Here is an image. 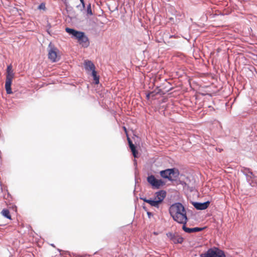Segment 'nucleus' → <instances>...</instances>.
I'll return each mask as SVG.
<instances>
[{"label": "nucleus", "mask_w": 257, "mask_h": 257, "mask_svg": "<svg viewBox=\"0 0 257 257\" xmlns=\"http://www.w3.org/2000/svg\"><path fill=\"white\" fill-rule=\"evenodd\" d=\"M80 2H81V3L83 7H85V3H84V0H82V1H80Z\"/></svg>", "instance_id": "24"}, {"label": "nucleus", "mask_w": 257, "mask_h": 257, "mask_svg": "<svg viewBox=\"0 0 257 257\" xmlns=\"http://www.w3.org/2000/svg\"><path fill=\"white\" fill-rule=\"evenodd\" d=\"M154 234H155V235H158V233L156 232H154Z\"/></svg>", "instance_id": "27"}, {"label": "nucleus", "mask_w": 257, "mask_h": 257, "mask_svg": "<svg viewBox=\"0 0 257 257\" xmlns=\"http://www.w3.org/2000/svg\"><path fill=\"white\" fill-rule=\"evenodd\" d=\"M147 97H149V94L147 95Z\"/></svg>", "instance_id": "29"}, {"label": "nucleus", "mask_w": 257, "mask_h": 257, "mask_svg": "<svg viewBox=\"0 0 257 257\" xmlns=\"http://www.w3.org/2000/svg\"><path fill=\"white\" fill-rule=\"evenodd\" d=\"M130 148L131 150V151L133 153V155L135 158L138 157V152L136 150V147L134 145H131V146H130Z\"/></svg>", "instance_id": "17"}, {"label": "nucleus", "mask_w": 257, "mask_h": 257, "mask_svg": "<svg viewBox=\"0 0 257 257\" xmlns=\"http://www.w3.org/2000/svg\"><path fill=\"white\" fill-rule=\"evenodd\" d=\"M48 58L53 62L59 60L58 58V50L57 48H51L48 51Z\"/></svg>", "instance_id": "7"}, {"label": "nucleus", "mask_w": 257, "mask_h": 257, "mask_svg": "<svg viewBox=\"0 0 257 257\" xmlns=\"http://www.w3.org/2000/svg\"><path fill=\"white\" fill-rule=\"evenodd\" d=\"M183 230L187 233H192L202 231L203 228L201 227H194V228H188L185 226V224H183L182 227Z\"/></svg>", "instance_id": "10"}, {"label": "nucleus", "mask_w": 257, "mask_h": 257, "mask_svg": "<svg viewBox=\"0 0 257 257\" xmlns=\"http://www.w3.org/2000/svg\"><path fill=\"white\" fill-rule=\"evenodd\" d=\"M80 1H82V0H80Z\"/></svg>", "instance_id": "30"}, {"label": "nucleus", "mask_w": 257, "mask_h": 257, "mask_svg": "<svg viewBox=\"0 0 257 257\" xmlns=\"http://www.w3.org/2000/svg\"><path fill=\"white\" fill-rule=\"evenodd\" d=\"M2 191H3V189L1 188L0 189V192H2Z\"/></svg>", "instance_id": "28"}, {"label": "nucleus", "mask_w": 257, "mask_h": 257, "mask_svg": "<svg viewBox=\"0 0 257 257\" xmlns=\"http://www.w3.org/2000/svg\"><path fill=\"white\" fill-rule=\"evenodd\" d=\"M78 41L80 45L84 47H88L89 44L88 39L87 37L85 36L84 34H83V37H81V39H79Z\"/></svg>", "instance_id": "12"}, {"label": "nucleus", "mask_w": 257, "mask_h": 257, "mask_svg": "<svg viewBox=\"0 0 257 257\" xmlns=\"http://www.w3.org/2000/svg\"><path fill=\"white\" fill-rule=\"evenodd\" d=\"M38 9L39 10H46V7H45V5L44 3H42L41 4L39 7H38Z\"/></svg>", "instance_id": "21"}, {"label": "nucleus", "mask_w": 257, "mask_h": 257, "mask_svg": "<svg viewBox=\"0 0 257 257\" xmlns=\"http://www.w3.org/2000/svg\"><path fill=\"white\" fill-rule=\"evenodd\" d=\"M169 20H170L171 21H173V20H174V18H173L171 17V18H169Z\"/></svg>", "instance_id": "25"}, {"label": "nucleus", "mask_w": 257, "mask_h": 257, "mask_svg": "<svg viewBox=\"0 0 257 257\" xmlns=\"http://www.w3.org/2000/svg\"><path fill=\"white\" fill-rule=\"evenodd\" d=\"M84 65L85 68L87 70L92 71V72H93V71H95V65L91 61L88 60L85 61Z\"/></svg>", "instance_id": "13"}, {"label": "nucleus", "mask_w": 257, "mask_h": 257, "mask_svg": "<svg viewBox=\"0 0 257 257\" xmlns=\"http://www.w3.org/2000/svg\"><path fill=\"white\" fill-rule=\"evenodd\" d=\"M127 141H128L129 146H131V145H134L133 144L132 141L131 140L130 138L128 137L127 138Z\"/></svg>", "instance_id": "22"}, {"label": "nucleus", "mask_w": 257, "mask_h": 257, "mask_svg": "<svg viewBox=\"0 0 257 257\" xmlns=\"http://www.w3.org/2000/svg\"><path fill=\"white\" fill-rule=\"evenodd\" d=\"M210 203L209 201L204 203L194 202L193 205L198 210H204L208 207Z\"/></svg>", "instance_id": "9"}, {"label": "nucleus", "mask_w": 257, "mask_h": 257, "mask_svg": "<svg viewBox=\"0 0 257 257\" xmlns=\"http://www.w3.org/2000/svg\"><path fill=\"white\" fill-rule=\"evenodd\" d=\"M84 34L83 32L77 31L74 37L78 40L79 39H81V37H83Z\"/></svg>", "instance_id": "19"}, {"label": "nucleus", "mask_w": 257, "mask_h": 257, "mask_svg": "<svg viewBox=\"0 0 257 257\" xmlns=\"http://www.w3.org/2000/svg\"><path fill=\"white\" fill-rule=\"evenodd\" d=\"M169 213L173 219L180 224H186L188 221L186 212L184 206L180 203L172 204L169 208Z\"/></svg>", "instance_id": "1"}, {"label": "nucleus", "mask_w": 257, "mask_h": 257, "mask_svg": "<svg viewBox=\"0 0 257 257\" xmlns=\"http://www.w3.org/2000/svg\"><path fill=\"white\" fill-rule=\"evenodd\" d=\"M65 31L67 33H68L70 35H72L74 37L75 36V35L76 33V32H77L76 30L73 29L69 28H66L65 29Z\"/></svg>", "instance_id": "18"}, {"label": "nucleus", "mask_w": 257, "mask_h": 257, "mask_svg": "<svg viewBox=\"0 0 257 257\" xmlns=\"http://www.w3.org/2000/svg\"><path fill=\"white\" fill-rule=\"evenodd\" d=\"M1 214L5 217H6L8 219H12L10 211L8 209H3L1 212Z\"/></svg>", "instance_id": "15"}, {"label": "nucleus", "mask_w": 257, "mask_h": 257, "mask_svg": "<svg viewBox=\"0 0 257 257\" xmlns=\"http://www.w3.org/2000/svg\"><path fill=\"white\" fill-rule=\"evenodd\" d=\"M92 76L93 77L94 83L95 84H98L99 83V76L97 75V73L95 70L92 72Z\"/></svg>", "instance_id": "16"}, {"label": "nucleus", "mask_w": 257, "mask_h": 257, "mask_svg": "<svg viewBox=\"0 0 257 257\" xmlns=\"http://www.w3.org/2000/svg\"><path fill=\"white\" fill-rule=\"evenodd\" d=\"M87 13L89 15H93V13H92V10H91V4H89L87 6Z\"/></svg>", "instance_id": "20"}, {"label": "nucleus", "mask_w": 257, "mask_h": 257, "mask_svg": "<svg viewBox=\"0 0 257 257\" xmlns=\"http://www.w3.org/2000/svg\"><path fill=\"white\" fill-rule=\"evenodd\" d=\"M4 199L5 200V203L7 205L10 204L11 201H12V196L10 194V193L7 191V193H5L3 196Z\"/></svg>", "instance_id": "14"}, {"label": "nucleus", "mask_w": 257, "mask_h": 257, "mask_svg": "<svg viewBox=\"0 0 257 257\" xmlns=\"http://www.w3.org/2000/svg\"><path fill=\"white\" fill-rule=\"evenodd\" d=\"M166 196V192L164 190H161L155 193V199L160 204L162 202Z\"/></svg>", "instance_id": "8"}, {"label": "nucleus", "mask_w": 257, "mask_h": 257, "mask_svg": "<svg viewBox=\"0 0 257 257\" xmlns=\"http://www.w3.org/2000/svg\"><path fill=\"white\" fill-rule=\"evenodd\" d=\"M14 75L12 65H9L7 68V75L5 83V89L7 94H10L13 93L11 85L13 79L14 78Z\"/></svg>", "instance_id": "3"}, {"label": "nucleus", "mask_w": 257, "mask_h": 257, "mask_svg": "<svg viewBox=\"0 0 257 257\" xmlns=\"http://www.w3.org/2000/svg\"><path fill=\"white\" fill-rule=\"evenodd\" d=\"M216 150L219 152H221V151H223V149L216 148Z\"/></svg>", "instance_id": "23"}, {"label": "nucleus", "mask_w": 257, "mask_h": 257, "mask_svg": "<svg viewBox=\"0 0 257 257\" xmlns=\"http://www.w3.org/2000/svg\"><path fill=\"white\" fill-rule=\"evenodd\" d=\"M123 128H124V130L125 131V132L126 133V129L125 127H123Z\"/></svg>", "instance_id": "26"}, {"label": "nucleus", "mask_w": 257, "mask_h": 257, "mask_svg": "<svg viewBox=\"0 0 257 257\" xmlns=\"http://www.w3.org/2000/svg\"><path fill=\"white\" fill-rule=\"evenodd\" d=\"M201 257H226L223 251L217 248L214 247L209 249L206 252L202 253Z\"/></svg>", "instance_id": "4"}, {"label": "nucleus", "mask_w": 257, "mask_h": 257, "mask_svg": "<svg viewBox=\"0 0 257 257\" xmlns=\"http://www.w3.org/2000/svg\"><path fill=\"white\" fill-rule=\"evenodd\" d=\"M147 180L148 182L151 185L152 188L155 189H158L165 184L164 181L161 179H157L153 175L149 176Z\"/></svg>", "instance_id": "5"}, {"label": "nucleus", "mask_w": 257, "mask_h": 257, "mask_svg": "<svg viewBox=\"0 0 257 257\" xmlns=\"http://www.w3.org/2000/svg\"><path fill=\"white\" fill-rule=\"evenodd\" d=\"M166 235L175 244L182 243L184 240L182 237L176 233L168 232L166 233Z\"/></svg>", "instance_id": "6"}, {"label": "nucleus", "mask_w": 257, "mask_h": 257, "mask_svg": "<svg viewBox=\"0 0 257 257\" xmlns=\"http://www.w3.org/2000/svg\"><path fill=\"white\" fill-rule=\"evenodd\" d=\"M142 199L145 202L149 203L151 206L159 208L160 203L155 199H147L146 198H142Z\"/></svg>", "instance_id": "11"}, {"label": "nucleus", "mask_w": 257, "mask_h": 257, "mask_svg": "<svg viewBox=\"0 0 257 257\" xmlns=\"http://www.w3.org/2000/svg\"><path fill=\"white\" fill-rule=\"evenodd\" d=\"M160 174L163 178L167 179L170 181H174L178 178L179 172L176 168L167 169L161 171Z\"/></svg>", "instance_id": "2"}]
</instances>
